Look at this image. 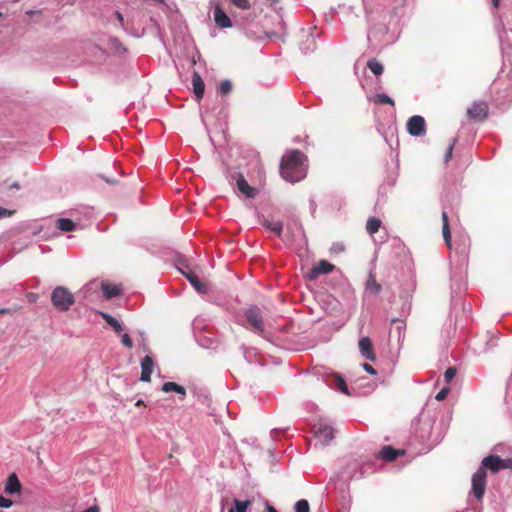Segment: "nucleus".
Returning <instances> with one entry per match:
<instances>
[{"label":"nucleus","mask_w":512,"mask_h":512,"mask_svg":"<svg viewBox=\"0 0 512 512\" xmlns=\"http://www.w3.org/2000/svg\"><path fill=\"white\" fill-rule=\"evenodd\" d=\"M467 114L471 119L484 121L488 116V105L484 101L474 102L472 106L467 109Z\"/></svg>","instance_id":"obj_8"},{"label":"nucleus","mask_w":512,"mask_h":512,"mask_svg":"<svg viewBox=\"0 0 512 512\" xmlns=\"http://www.w3.org/2000/svg\"><path fill=\"white\" fill-rule=\"evenodd\" d=\"M186 278L189 280L191 285L200 293H206L207 292V286L200 281L198 276L194 274L193 272L184 273Z\"/></svg>","instance_id":"obj_22"},{"label":"nucleus","mask_w":512,"mask_h":512,"mask_svg":"<svg viewBox=\"0 0 512 512\" xmlns=\"http://www.w3.org/2000/svg\"><path fill=\"white\" fill-rule=\"evenodd\" d=\"M316 48V37L313 34L308 35L306 39L300 43V49L304 54H309L315 51Z\"/></svg>","instance_id":"obj_21"},{"label":"nucleus","mask_w":512,"mask_h":512,"mask_svg":"<svg viewBox=\"0 0 512 512\" xmlns=\"http://www.w3.org/2000/svg\"><path fill=\"white\" fill-rule=\"evenodd\" d=\"M471 485V491L474 497L478 501L482 500L487 485V472L483 468H478L472 475Z\"/></svg>","instance_id":"obj_3"},{"label":"nucleus","mask_w":512,"mask_h":512,"mask_svg":"<svg viewBox=\"0 0 512 512\" xmlns=\"http://www.w3.org/2000/svg\"><path fill=\"white\" fill-rule=\"evenodd\" d=\"M14 214V211L0 207V218L10 217Z\"/></svg>","instance_id":"obj_43"},{"label":"nucleus","mask_w":512,"mask_h":512,"mask_svg":"<svg viewBox=\"0 0 512 512\" xmlns=\"http://www.w3.org/2000/svg\"><path fill=\"white\" fill-rule=\"evenodd\" d=\"M2 16V14L0 13V17Z\"/></svg>","instance_id":"obj_56"},{"label":"nucleus","mask_w":512,"mask_h":512,"mask_svg":"<svg viewBox=\"0 0 512 512\" xmlns=\"http://www.w3.org/2000/svg\"><path fill=\"white\" fill-rule=\"evenodd\" d=\"M295 512H310L309 502L305 499L298 500L294 505Z\"/></svg>","instance_id":"obj_34"},{"label":"nucleus","mask_w":512,"mask_h":512,"mask_svg":"<svg viewBox=\"0 0 512 512\" xmlns=\"http://www.w3.org/2000/svg\"><path fill=\"white\" fill-rule=\"evenodd\" d=\"M363 369L368 372L369 374H372V375H375L376 374V370L373 368L372 365L368 364V363H364L363 364Z\"/></svg>","instance_id":"obj_44"},{"label":"nucleus","mask_w":512,"mask_h":512,"mask_svg":"<svg viewBox=\"0 0 512 512\" xmlns=\"http://www.w3.org/2000/svg\"><path fill=\"white\" fill-rule=\"evenodd\" d=\"M192 86H193V91H194L195 97L198 100L202 99V97L204 95V91H205V83H204L203 79L201 78V76L197 72H195L193 74Z\"/></svg>","instance_id":"obj_17"},{"label":"nucleus","mask_w":512,"mask_h":512,"mask_svg":"<svg viewBox=\"0 0 512 512\" xmlns=\"http://www.w3.org/2000/svg\"><path fill=\"white\" fill-rule=\"evenodd\" d=\"M258 157H259V153L254 150H249L248 154L243 156V158H250V159H254V158H258Z\"/></svg>","instance_id":"obj_45"},{"label":"nucleus","mask_w":512,"mask_h":512,"mask_svg":"<svg viewBox=\"0 0 512 512\" xmlns=\"http://www.w3.org/2000/svg\"><path fill=\"white\" fill-rule=\"evenodd\" d=\"M450 392V387L449 386H446L444 388H442L435 396V399L437 401H443L444 399H446V397L448 396Z\"/></svg>","instance_id":"obj_39"},{"label":"nucleus","mask_w":512,"mask_h":512,"mask_svg":"<svg viewBox=\"0 0 512 512\" xmlns=\"http://www.w3.org/2000/svg\"><path fill=\"white\" fill-rule=\"evenodd\" d=\"M162 391L169 393V392H176L180 395L185 396L186 390L183 386L175 383V382H165L162 386Z\"/></svg>","instance_id":"obj_26"},{"label":"nucleus","mask_w":512,"mask_h":512,"mask_svg":"<svg viewBox=\"0 0 512 512\" xmlns=\"http://www.w3.org/2000/svg\"><path fill=\"white\" fill-rule=\"evenodd\" d=\"M267 510H268V512H277V510L273 506H270V505L267 507Z\"/></svg>","instance_id":"obj_50"},{"label":"nucleus","mask_w":512,"mask_h":512,"mask_svg":"<svg viewBox=\"0 0 512 512\" xmlns=\"http://www.w3.org/2000/svg\"><path fill=\"white\" fill-rule=\"evenodd\" d=\"M21 489L22 485L17 475L15 473L9 475L4 488L5 493L10 495L19 494L21 492Z\"/></svg>","instance_id":"obj_15"},{"label":"nucleus","mask_w":512,"mask_h":512,"mask_svg":"<svg viewBox=\"0 0 512 512\" xmlns=\"http://www.w3.org/2000/svg\"><path fill=\"white\" fill-rule=\"evenodd\" d=\"M250 505H251L250 500L241 501V500L235 499L234 500V508H232V509L234 510V512H246V510L248 509V507Z\"/></svg>","instance_id":"obj_33"},{"label":"nucleus","mask_w":512,"mask_h":512,"mask_svg":"<svg viewBox=\"0 0 512 512\" xmlns=\"http://www.w3.org/2000/svg\"><path fill=\"white\" fill-rule=\"evenodd\" d=\"M505 469L512 470V457L505 459Z\"/></svg>","instance_id":"obj_46"},{"label":"nucleus","mask_w":512,"mask_h":512,"mask_svg":"<svg viewBox=\"0 0 512 512\" xmlns=\"http://www.w3.org/2000/svg\"><path fill=\"white\" fill-rule=\"evenodd\" d=\"M102 318L113 328L116 333H120L123 328L120 322L108 313H101Z\"/></svg>","instance_id":"obj_28"},{"label":"nucleus","mask_w":512,"mask_h":512,"mask_svg":"<svg viewBox=\"0 0 512 512\" xmlns=\"http://www.w3.org/2000/svg\"><path fill=\"white\" fill-rule=\"evenodd\" d=\"M154 368V361L151 356L146 355L141 360V376L140 380L143 382H150L151 381V374L153 372Z\"/></svg>","instance_id":"obj_11"},{"label":"nucleus","mask_w":512,"mask_h":512,"mask_svg":"<svg viewBox=\"0 0 512 512\" xmlns=\"http://www.w3.org/2000/svg\"><path fill=\"white\" fill-rule=\"evenodd\" d=\"M101 288H102L104 296L107 299L114 298L121 294V288L117 285L103 283Z\"/></svg>","instance_id":"obj_24"},{"label":"nucleus","mask_w":512,"mask_h":512,"mask_svg":"<svg viewBox=\"0 0 512 512\" xmlns=\"http://www.w3.org/2000/svg\"><path fill=\"white\" fill-rule=\"evenodd\" d=\"M335 379H336V385H337L338 389L342 393H344L346 395H349L350 393H349L348 386H347L345 380L341 376H339V375H337L335 377Z\"/></svg>","instance_id":"obj_36"},{"label":"nucleus","mask_w":512,"mask_h":512,"mask_svg":"<svg viewBox=\"0 0 512 512\" xmlns=\"http://www.w3.org/2000/svg\"><path fill=\"white\" fill-rule=\"evenodd\" d=\"M335 266L326 260H320L316 266H314L308 272V278L315 280L321 274H329L334 270Z\"/></svg>","instance_id":"obj_10"},{"label":"nucleus","mask_w":512,"mask_h":512,"mask_svg":"<svg viewBox=\"0 0 512 512\" xmlns=\"http://www.w3.org/2000/svg\"><path fill=\"white\" fill-rule=\"evenodd\" d=\"M51 302L60 311H68L75 303L74 295L64 286H57L51 294Z\"/></svg>","instance_id":"obj_2"},{"label":"nucleus","mask_w":512,"mask_h":512,"mask_svg":"<svg viewBox=\"0 0 512 512\" xmlns=\"http://www.w3.org/2000/svg\"><path fill=\"white\" fill-rule=\"evenodd\" d=\"M8 313V309L2 308L0 309V314H6Z\"/></svg>","instance_id":"obj_51"},{"label":"nucleus","mask_w":512,"mask_h":512,"mask_svg":"<svg viewBox=\"0 0 512 512\" xmlns=\"http://www.w3.org/2000/svg\"><path fill=\"white\" fill-rule=\"evenodd\" d=\"M214 20L217 26L220 28H229L232 26V21L230 17L226 14V12L220 7L216 6L214 8Z\"/></svg>","instance_id":"obj_14"},{"label":"nucleus","mask_w":512,"mask_h":512,"mask_svg":"<svg viewBox=\"0 0 512 512\" xmlns=\"http://www.w3.org/2000/svg\"><path fill=\"white\" fill-rule=\"evenodd\" d=\"M407 130L410 135L419 137L426 133L425 119L420 115H414L407 122Z\"/></svg>","instance_id":"obj_6"},{"label":"nucleus","mask_w":512,"mask_h":512,"mask_svg":"<svg viewBox=\"0 0 512 512\" xmlns=\"http://www.w3.org/2000/svg\"><path fill=\"white\" fill-rule=\"evenodd\" d=\"M83 512H100V509L98 506L94 505V506L84 510Z\"/></svg>","instance_id":"obj_47"},{"label":"nucleus","mask_w":512,"mask_h":512,"mask_svg":"<svg viewBox=\"0 0 512 512\" xmlns=\"http://www.w3.org/2000/svg\"><path fill=\"white\" fill-rule=\"evenodd\" d=\"M121 342L122 344L131 349L133 347V341L131 339V337L128 335V334H123L122 337H121Z\"/></svg>","instance_id":"obj_40"},{"label":"nucleus","mask_w":512,"mask_h":512,"mask_svg":"<svg viewBox=\"0 0 512 512\" xmlns=\"http://www.w3.org/2000/svg\"><path fill=\"white\" fill-rule=\"evenodd\" d=\"M364 9H365V17H366L367 21L369 23L372 22L374 20L372 9L367 4H364Z\"/></svg>","instance_id":"obj_42"},{"label":"nucleus","mask_w":512,"mask_h":512,"mask_svg":"<svg viewBox=\"0 0 512 512\" xmlns=\"http://www.w3.org/2000/svg\"><path fill=\"white\" fill-rule=\"evenodd\" d=\"M457 370L455 367H449L444 373V380L446 383H450L455 377Z\"/></svg>","instance_id":"obj_38"},{"label":"nucleus","mask_w":512,"mask_h":512,"mask_svg":"<svg viewBox=\"0 0 512 512\" xmlns=\"http://www.w3.org/2000/svg\"><path fill=\"white\" fill-rule=\"evenodd\" d=\"M280 160H307V157L298 149H291L286 151L280 158Z\"/></svg>","instance_id":"obj_25"},{"label":"nucleus","mask_w":512,"mask_h":512,"mask_svg":"<svg viewBox=\"0 0 512 512\" xmlns=\"http://www.w3.org/2000/svg\"><path fill=\"white\" fill-rule=\"evenodd\" d=\"M314 436L322 445L328 444L334 439V429L329 424L320 422L314 426Z\"/></svg>","instance_id":"obj_5"},{"label":"nucleus","mask_w":512,"mask_h":512,"mask_svg":"<svg viewBox=\"0 0 512 512\" xmlns=\"http://www.w3.org/2000/svg\"><path fill=\"white\" fill-rule=\"evenodd\" d=\"M135 405L142 406V405H144V402L142 400H138Z\"/></svg>","instance_id":"obj_52"},{"label":"nucleus","mask_w":512,"mask_h":512,"mask_svg":"<svg viewBox=\"0 0 512 512\" xmlns=\"http://www.w3.org/2000/svg\"><path fill=\"white\" fill-rule=\"evenodd\" d=\"M12 505H13V501L11 499L0 496V507L1 508H9Z\"/></svg>","instance_id":"obj_41"},{"label":"nucleus","mask_w":512,"mask_h":512,"mask_svg":"<svg viewBox=\"0 0 512 512\" xmlns=\"http://www.w3.org/2000/svg\"><path fill=\"white\" fill-rule=\"evenodd\" d=\"M479 468H483L486 472L490 470L492 473H497L505 469V459H501L497 455H489L483 458Z\"/></svg>","instance_id":"obj_7"},{"label":"nucleus","mask_w":512,"mask_h":512,"mask_svg":"<svg viewBox=\"0 0 512 512\" xmlns=\"http://www.w3.org/2000/svg\"><path fill=\"white\" fill-rule=\"evenodd\" d=\"M365 290L373 296L379 295L382 286L377 282L375 275L370 272L365 283Z\"/></svg>","instance_id":"obj_16"},{"label":"nucleus","mask_w":512,"mask_h":512,"mask_svg":"<svg viewBox=\"0 0 512 512\" xmlns=\"http://www.w3.org/2000/svg\"><path fill=\"white\" fill-rule=\"evenodd\" d=\"M265 227L268 228L270 231H272L273 233H275L278 237L281 236L282 234V230H283V226H282V223L277 221V222H268L266 221L264 223Z\"/></svg>","instance_id":"obj_32"},{"label":"nucleus","mask_w":512,"mask_h":512,"mask_svg":"<svg viewBox=\"0 0 512 512\" xmlns=\"http://www.w3.org/2000/svg\"><path fill=\"white\" fill-rule=\"evenodd\" d=\"M376 104H389L394 106V100L385 93H377L370 98Z\"/></svg>","instance_id":"obj_30"},{"label":"nucleus","mask_w":512,"mask_h":512,"mask_svg":"<svg viewBox=\"0 0 512 512\" xmlns=\"http://www.w3.org/2000/svg\"><path fill=\"white\" fill-rule=\"evenodd\" d=\"M231 90H232V83L230 80L225 79L220 82L219 89H218L220 94H227Z\"/></svg>","instance_id":"obj_35"},{"label":"nucleus","mask_w":512,"mask_h":512,"mask_svg":"<svg viewBox=\"0 0 512 512\" xmlns=\"http://www.w3.org/2000/svg\"><path fill=\"white\" fill-rule=\"evenodd\" d=\"M247 176L252 182H262L264 180L265 173L262 166L256 162L254 166L248 171Z\"/></svg>","instance_id":"obj_19"},{"label":"nucleus","mask_w":512,"mask_h":512,"mask_svg":"<svg viewBox=\"0 0 512 512\" xmlns=\"http://www.w3.org/2000/svg\"><path fill=\"white\" fill-rule=\"evenodd\" d=\"M367 66L375 75H380L383 73V65L376 59H370L367 62Z\"/></svg>","instance_id":"obj_31"},{"label":"nucleus","mask_w":512,"mask_h":512,"mask_svg":"<svg viewBox=\"0 0 512 512\" xmlns=\"http://www.w3.org/2000/svg\"><path fill=\"white\" fill-rule=\"evenodd\" d=\"M359 349L363 357L370 361H374L376 359V355L373 350L372 341L369 337H362L359 340Z\"/></svg>","instance_id":"obj_13"},{"label":"nucleus","mask_w":512,"mask_h":512,"mask_svg":"<svg viewBox=\"0 0 512 512\" xmlns=\"http://www.w3.org/2000/svg\"><path fill=\"white\" fill-rule=\"evenodd\" d=\"M108 46L117 55H123L127 53L126 47L117 37H109Z\"/></svg>","instance_id":"obj_23"},{"label":"nucleus","mask_w":512,"mask_h":512,"mask_svg":"<svg viewBox=\"0 0 512 512\" xmlns=\"http://www.w3.org/2000/svg\"><path fill=\"white\" fill-rule=\"evenodd\" d=\"M229 512H234V510H233V509H230V510H229Z\"/></svg>","instance_id":"obj_55"},{"label":"nucleus","mask_w":512,"mask_h":512,"mask_svg":"<svg viewBox=\"0 0 512 512\" xmlns=\"http://www.w3.org/2000/svg\"><path fill=\"white\" fill-rule=\"evenodd\" d=\"M116 14H117V18H118L120 21H122V20H123V17H122V15H121V13L117 12Z\"/></svg>","instance_id":"obj_53"},{"label":"nucleus","mask_w":512,"mask_h":512,"mask_svg":"<svg viewBox=\"0 0 512 512\" xmlns=\"http://www.w3.org/2000/svg\"><path fill=\"white\" fill-rule=\"evenodd\" d=\"M12 187L19 188L18 184H14Z\"/></svg>","instance_id":"obj_54"},{"label":"nucleus","mask_w":512,"mask_h":512,"mask_svg":"<svg viewBox=\"0 0 512 512\" xmlns=\"http://www.w3.org/2000/svg\"><path fill=\"white\" fill-rule=\"evenodd\" d=\"M442 234L446 245L448 246V248H451V231L449 226L448 215L445 211L442 212Z\"/></svg>","instance_id":"obj_20"},{"label":"nucleus","mask_w":512,"mask_h":512,"mask_svg":"<svg viewBox=\"0 0 512 512\" xmlns=\"http://www.w3.org/2000/svg\"><path fill=\"white\" fill-rule=\"evenodd\" d=\"M231 3L242 10H248L251 8V2L250 0H230Z\"/></svg>","instance_id":"obj_37"},{"label":"nucleus","mask_w":512,"mask_h":512,"mask_svg":"<svg viewBox=\"0 0 512 512\" xmlns=\"http://www.w3.org/2000/svg\"><path fill=\"white\" fill-rule=\"evenodd\" d=\"M404 450H396L392 446H384L380 451V457L387 461H394L399 455H404Z\"/></svg>","instance_id":"obj_18"},{"label":"nucleus","mask_w":512,"mask_h":512,"mask_svg":"<svg viewBox=\"0 0 512 512\" xmlns=\"http://www.w3.org/2000/svg\"><path fill=\"white\" fill-rule=\"evenodd\" d=\"M103 179L107 182V183H110V184H114L116 183V181L110 179V178H106V177H103Z\"/></svg>","instance_id":"obj_49"},{"label":"nucleus","mask_w":512,"mask_h":512,"mask_svg":"<svg viewBox=\"0 0 512 512\" xmlns=\"http://www.w3.org/2000/svg\"><path fill=\"white\" fill-rule=\"evenodd\" d=\"M57 228L63 232H71L76 228V224L68 218H60L57 220Z\"/></svg>","instance_id":"obj_27"},{"label":"nucleus","mask_w":512,"mask_h":512,"mask_svg":"<svg viewBox=\"0 0 512 512\" xmlns=\"http://www.w3.org/2000/svg\"><path fill=\"white\" fill-rule=\"evenodd\" d=\"M244 315L249 329L262 335L264 333V321L260 309L256 306H252L245 311Z\"/></svg>","instance_id":"obj_4"},{"label":"nucleus","mask_w":512,"mask_h":512,"mask_svg":"<svg viewBox=\"0 0 512 512\" xmlns=\"http://www.w3.org/2000/svg\"><path fill=\"white\" fill-rule=\"evenodd\" d=\"M307 168L304 162H281L280 174L288 182L295 183L305 178Z\"/></svg>","instance_id":"obj_1"},{"label":"nucleus","mask_w":512,"mask_h":512,"mask_svg":"<svg viewBox=\"0 0 512 512\" xmlns=\"http://www.w3.org/2000/svg\"><path fill=\"white\" fill-rule=\"evenodd\" d=\"M236 184L239 189V191L245 195L247 198H255L258 194V189L255 187H252L248 184L247 179L245 176L239 172L236 175Z\"/></svg>","instance_id":"obj_9"},{"label":"nucleus","mask_w":512,"mask_h":512,"mask_svg":"<svg viewBox=\"0 0 512 512\" xmlns=\"http://www.w3.org/2000/svg\"><path fill=\"white\" fill-rule=\"evenodd\" d=\"M381 227V220L376 217H371L367 220L366 230L369 234L373 235L379 231Z\"/></svg>","instance_id":"obj_29"},{"label":"nucleus","mask_w":512,"mask_h":512,"mask_svg":"<svg viewBox=\"0 0 512 512\" xmlns=\"http://www.w3.org/2000/svg\"><path fill=\"white\" fill-rule=\"evenodd\" d=\"M491 1L495 8H497L499 6L500 0H491Z\"/></svg>","instance_id":"obj_48"},{"label":"nucleus","mask_w":512,"mask_h":512,"mask_svg":"<svg viewBox=\"0 0 512 512\" xmlns=\"http://www.w3.org/2000/svg\"><path fill=\"white\" fill-rule=\"evenodd\" d=\"M455 150V157L457 158H465V157H471V155H468V152L465 151V149L460 148L459 146H456V139H451L445 154L443 160H451L453 156V151Z\"/></svg>","instance_id":"obj_12"}]
</instances>
